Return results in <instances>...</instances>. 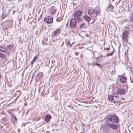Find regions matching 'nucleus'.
Segmentation results:
<instances>
[{
  "label": "nucleus",
  "instance_id": "nucleus-20",
  "mask_svg": "<svg viewBox=\"0 0 133 133\" xmlns=\"http://www.w3.org/2000/svg\"><path fill=\"white\" fill-rule=\"evenodd\" d=\"M111 116L110 115H109L108 117V118H106V121L107 122H109L110 121H111Z\"/></svg>",
  "mask_w": 133,
  "mask_h": 133
},
{
  "label": "nucleus",
  "instance_id": "nucleus-22",
  "mask_svg": "<svg viewBox=\"0 0 133 133\" xmlns=\"http://www.w3.org/2000/svg\"><path fill=\"white\" fill-rule=\"evenodd\" d=\"M108 8H110V9H114V6L111 5V4H110L108 6Z\"/></svg>",
  "mask_w": 133,
  "mask_h": 133
},
{
  "label": "nucleus",
  "instance_id": "nucleus-37",
  "mask_svg": "<svg viewBox=\"0 0 133 133\" xmlns=\"http://www.w3.org/2000/svg\"><path fill=\"white\" fill-rule=\"evenodd\" d=\"M63 44H62V45H61V46H63Z\"/></svg>",
  "mask_w": 133,
  "mask_h": 133
},
{
  "label": "nucleus",
  "instance_id": "nucleus-38",
  "mask_svg": "<svg viewBox=\"0 0 133 133\" xmlns=\"http://www.w3.org/2000/svg\"><path fill=\"white\" fill-rule=\"evenodd\" d=\"M120 2V0L118 2V3H119V2Z\"/></svg>",
  "mask_w": 133,
  "mask_h": 133
},
{
  "label": "nucleus",
  "instance_id": "nucleus-31",
  "mask_svg": "<svg viewBox=\"0 0 133 133\" xmlns=\"http://www.w3.org/2000/svg\"><path fill=\"white\" fill-rule=\"evenodd\" d=\"M105 49L107 50H110V48H105Z\"/></svg>",
  "mask_w": 133,
  "mask_h": 133
},
{
  "label": "nucleus",
  "instance_id": "nucleus-3",
  "mask_svg": "<svg viewBox=\"0 0 133 133\" xmlns=\"http://www.w3.org/2000/svg\"><path fill=\"white\" fill-rule=\"evenodd\" d=\"M70 25L71 27L74 28L76 26V21L74 18H72L70 21Z\"/></svg>",
  "mask_w": 133,
  "mask_h": 133
},
{
  "label": "nucleus",
  "instance_id": "nucleus-24",
  "mask_svg": "<svg viewBox=\"0 0 133 133\" xmlns=\"http://www.w3.org/2000/svg\"><path fill=\"white\" fill-rule=\"evenodd\" d=\"M13 46V45H10L8 46L7 47L9 49H11V48H12Z\"/></svg>",
  "mask_w": 133,
  "mask_h": 133
},
{
  "label": "nucleus",
  "instance_id": "nucleus-39",
  "mask_svg": "<svg viewBox=\"0 0 133 133\" xmlns=\"http://www.w3.org/2000/svg\"><path fill=\"white\" fill-rule=\"evenodd\" d=\"M127 28V27H125V28Z\"/></svg>",
  "mask_w": 133,
  "mask_h": 133
},
{
  "label": "nucleus",
  "instance_id": "nucleus-15",
  "mask_svg": "<svg viewBox=\"0 0 133 133\" xmlns=\"http://www.w3.org/2000/svg\"><path fill=\"white\" fill-rule=\"evenodd\" d=\"M108 98L109 99L110 101H112L114 99V97L113 96L108 95Z\"/></svg>",
  "mask_w": 133,
  "mask_h": 133
},
{
  "label": "nucleus",
  "instance_id": "nucleus-29",
  "mask_svg": "<svg viewBox=\"0 0 133 133\" xmlns=\"http://www.w3.org/2000/svg\"><path fill=\"white\" fill-rule=\"evenodd\" d=\"M37 58V56H35L34 57L33 59L34 60H35V59H36Z\"/></svg>",
  "mask_w": 133,
  "mask_h": 133
},
{
  "label": "nucleus",
  "instance_id": "nucleus-12",
  "mask_svg": "<svg viewBox=\"0 0 133 133\" xmlns=\"http://www.w3.org/2000/svg\"><path fill=\"white\" fill-rule=\"evenodd\" d=\"M127 79L124 76H123L120 78V82L122 83H124Z\"/></svg>",
  "mask_w": 133,
  "mask_h": 133
},
{
  "label": "nucleus",
  "instance_id": "nucleus-5",
  "mask_svg": "<svg viewBox=\"0 0 133 133\" xmlns=\"http://www.w3.org/2000/svg\"><path fill=\"white\" fill-rule=\"evenodd\" d=\"M53 18L51 17H47L44 18V22L48 24L52 23L53 22Z\"/></svg>",
  "mask_w": 133,
  "mask_h": 133
},
{
  "label": "nucleus",
  "instance_id": "nucleus-9",
  "mask_svg": "<svg viewBox=\"0 0 133 133\" xmlns=\"http://www.w3.org/2000/svg\"><path fill=\"white\" fill-rule=\"evenodd\" d=\"M7 51V48L3 45L0 46V51L2 52H5Z\"/></svg>",
  "mask_w": 133,
  "mask_h": 133
},
{
  "label": "nucleus",
  "instance_id": "nucleus-27",
  "mask_svg": "<svg viewBox=\"0 0 133 133\" xmlns=\"http://www.w3.org/2000/svg\"><path fill=\"white\" fill-rule=\"evenodd\" d=\"M35 60H34L33 59L30 62V64H33L35 62Z\"/></svg>",
  "mask_w": 133,
  "mask_h": 133
},
{
  "label": "nucleus",
  "instance_id": "nucleus-23",
  "mask_svg": "<svg viewBox=\"0 0 133 133\" xmlns=\"http://www.w3.org/2000/svg\"><path fill=\"white\" fill-rule=\"evenodd\" d=\"M114 52V51L111 53L107 54V56H112Z\"/></svg>",
  "mask_w": 133,
  "mask_h": 133
},
{
  "label": "nucleus",
  "instance_id": "nucleus-11",
  "mask_svg": "<svg viewBox=\"0 0 133 133\" xmlns=\"http://www.w3.org/2000/svg\"><path fill=\"white\" fill-rule=\"evenodd\" d=\"M88 14L90 15H91L94 13H95V10L91 8L88 9Z\"/></svg>",
  "mask_w": 133,
  "mask_h": 133
},
{
  "label": "nucleus",
  "instance_id": "nucleus-1",
  "mask_svg": "<svg viewBox=\"0 0 133 133\" xmlns=\"http://www.w3.org/2000/svg\"><path fill=\"white\" fill-rule=\"evenodd\" d=\"M129 34L128 31H123L122 33V39L123 41L126 42H127Z\"/></svg>",
  "mask_w": 133,
  "mask_h": 133
},
{
  "label": "nucleus",
  "instance_id": "nucleus-21",
  "mask_svg": "<svg viewBox=\"0 0 133 133\" xmlns=\"http://www.w3.org/2000/svg\"><path fill=\"white\" fill-rule=\"evenodd\" d=\"M59 37H56V38H53V42H56L57 40L59 39Z\"/></svg>",
  "mask_w": 133,
  "mask_h": 133
},
{
  "label": "nucleus",
  "instance_id": "nucleus-30",
  "mask_svg": "<svg viewBox=\"0 0 133 133\" xmlns=\"http://www.w3.org/2000/svg\"><path fill=\"white\" fill-rule=\"evenodd\" d=\"M75 54L76 55H78V52H76L75 53Z\"/></svg>",
  "mask_w": 133,
  "mask_h": 133
},
{
  "label": "nucleus",
  "instance_id": "nucleus-16",
  "mask_svg": "<svg viewBox=\"0 0 133 133\" xmlns=\"http://www.w3.org/2000/svg\"><path fill=\"white\" fill-rule=\"evenodd\" d=\"M0 57L4 59L5 58L6 56L2 53H0Z\"/></svg>",
  "mask_w": 133,
  "mask_h": 133
},
{
  "label": "nucleus",
  "instance_id": "nucleus-7",
  "mask_svg": "<svg viewBox=\"0 0 133 133\" xmlns=\"http://www.w3.org/2000/svg\"><path fill=\"white\" fill-rule=\"evenodd\" d=\"M118 118L115 115L111 116V121L113 123H116L118 122Z\"/></svg>",
  "mask_w": 133,
  "mask_h": 133
},
{
  "label": "nucleus",
  "instance_id": "nucleus-28",
  "mask_svg": "<svg viewBox=\"0 0 133 133\" xmlns=\"http://www.w3.org/2000/svg\"><path fill=\"white\" fill-rule=\"evenodd\" d=\"M94 65H95L96 66H97L99 67H101V66H99V65L97 63H95V64H94Z\"/></svg>",
  "mask_w": 133,
  "mask_h": 133
},
{
  "label": "nucleus",
  "instance_id": "nucleus-34",
  "mask_svg": "<svg viewBox=\"0 0 133 133\" xmlns=\"http://www.w3.org/2000/svg\"><path fill=\"white\" fill-rule=\"evenodd\" d=\"M82 54H81V58H82Z\"/></svg>",
  "mask_w": 133,
  "mask_h": 133
},
{
  "label": "nucleus",
  "instance_id": "nucleus-36",
  "mask_svg": "<svg viewBox=\"0 0 133 133\" xmlns=\"http://www.w3.org/2000/svg\"><path fill=\"white\" fill-rule=\"evenodd\" d=\"M1 74H0V79L1 78Z\"/></svg>",
  "mask_w": 133,
  "mask_h": 133
},
{
  "label": "nucleus",
  "instance_id": "nucleus-17",
  "mask_svg": "<svg viewBox=\"0 0 133 133\" xmlns=\"http://www.w3.org/2000/svg\"><path fill=\"white\" fill-rule=\"evenodd\" d=\"M130 21L133 22V12L131 13L130 16Z\"/></svg>",
  "mask_w": 133,
  "mask_h": 133
},
{
  "label": "nucleus",
  "instance_id": "nucleus-25",
  "mask_svg": "<svg viewBox=\"0 0 133 133\" xmlns=\"http://www.w3.org/2000/svg\"><path fill=\"white\" fill-rule=\"evenodd\" d=\"M9 13V12H7L6 13L5 12V11H3V14L5 15V16H6Z\"/></svg>",
  "mask_w": 133,
  "mask_h": 133
},
{
  "label": "nucleus",
  "instance_id": "nucleus-6",
  "mask_svg": "<svg viewBox=\"0 0 133 133\" xmlns=\"http://www.w3.org/2000/svg\"><path fill=\"white\" fill-rule=\"evenodd\" d=\"M104 127H106L108 128H111L114 129H117V126L116 125L113 124H105Z\"/></svg>",
  "mask_w": 133,
  "mask_h": 133
},
{
  "label": "nucleus",
  "instance_id": "nucleus-8",
  "mask_svg": "<svg viewBox=\"0 0 133 133\" xmlns=\"http://www.w3.org/2000/svg\"><path fill=\"white\" fill-rule=\"evenodd\" d=\"M116 91L119 94L122 95H124L125 92V90L124 88L118 89L116 90Z\"/></svg>",
  "mask_w": 133,
  "mask_h": 133
},
{
  "label": "nucleus",
  "instance_id": "nucleus-32",
  "mask_svg": "<svg viewBox=\"0 0 133 133\" xmlns=\"http://www.w3.org/2000/svg\"><path fill=\"white\" fill-rule=\"evenodd\" d=\"M56 21L58 22H60V20H59V19H58V18L57 19Z\"/></svg>",
  "mask_w": 133,
  "mask_h": 133
},
{
  "label": "nucleus",
  "instance_id": "nucleus-4",
  "mask_svg": "<svg viewBox=\"0 0 133 133\" xmlns=\"http://www.w3.org/2000/svg\"><path fill=\"white\" fill-rule=\"evenodd\" d=\"M82 13L81 11H77L74 15V17L77 19L78 18L77 20L78 21H80L82 20V18H78L79 16Z\"/></svg>",
  "mask_w": 133,
  "mask_h": 133
},
{
  "label": "nucleus",
  "instance_id": "nucleus-33",
  "mask_svg": "<svg viewBox=\"0 0 133 133\" xmlns=\"http://www.w3.org/2000/svg\"><path fill=\"white\" fill-rule=\"evenodd\" d=\"M14 119H15V121L16 120V117H14Z\"/></svg>",
  "mask_w": 133,
  "mask_h": 133
},
{
  "label": "nucleus",
  "instance_id": "nucleus-35",
  "mask_svg": "<svg viewBox=\"0 0 133 133\" xmlns=\"http://www.w3.org/2000/svg\"><path fill=\"white\" fill-rule=\"evenodd\" d=\"M121 99H122L123 100H124V99L123 97H121Z\"/></svg>",
  "mask_w": 133,
  "mask_h": 133
},
{
  "label": "nucleus",
  "instance_id": "nucleus-14",
  "mask_svg": "<svg viewBox=\"0 0 133 133\" xmlns=\"http://www.w3.org/2000/svg\"><path fill=\"white\" fill-rule=\"evenodd\" d=\"M84 19L86 21L88 22H89L91 19V18L88 17L87 16L85 15L83 17Z\"/></svg>",
  "mask_w": 133,
  "mask_h": 133
},
{
  "label": "nucleus",
  "instance_id": "nucleus-2",
  "mask_svg": "<svg viewBox=\"0 0 133 133\" xmlns=\"http://www.w3.org/2000/svg\"><path fill=\"white\" fill-rule=\"evenodd\" d=\"M61 29L58 28L56 29L51 34V36L52 38H53L55 36V37H56V36L59 35L61 32Z\"/></svg>",
  "mask_w": 133,
  "mask_h": 133
},
{
  "label": "nucleus",
  "instance_id": "nucleus-13",
  "mask_svg": "<svg viewBox=\"0 0 133 133\" xmlns=\"http://www.w3.org/2000/svg\"><path fill=\"white\" fill-rule=\"evenodd\" d=\"M95 13L97 14L100 13V10L99 7H96L95 10Z\"/></svg>",
  "mask_w": 133,
  "mask_h": 133
},
{
  "label": "nucleus",
  "instance_id": "nucleus-18",
  "mask_svg": "<svg viewBox=\"0 0 133 133\" xmlns=\"http://www.w3.org/2000/svg\"><path fill=\"white\" fill-rule=\"evenodd\" d=\"M86 24L85 23H83L80 26V28H83L86 27Z\"/></svg>",
  "mask_w": 133,
  "mask_h": 133
},
{
  "label": "nucleus",
  "instance_id": "nucleus-10",
  "mask_svg": "<svg viewBox=\"0 0 133 133\" xmlns=\"http://www.w3.org/2000/svg\"><path fill=\"white\" fill-rule=\"evenodd\" d=\"M51 116L50 115H47L45 117L44 120L46 122L48 123L50 121V119L51 118Z\"/></svg>",
  "mask_w": 133,
  "mask_h": 133
},
{
  "label": "nucleus",
  "instance_id": "nucleus-40",
  "mask_svg": "<svg viewBox=\"0 0 133 133\" xmlns=\"http://www.w3.org/2000/svg\"><path fill=\"white\" fill-rule=\"evenodd\" d=\"M126 133H127L126 132Z\"/></svg>",
  "mask_w": 133,
  "mask_h": 133
},
{
  "label": "nucleus",
  "instance_id": "nucleus-19",
  "mask_svg": "<svg viewBox=\"0 0 133 133\" xmlns=\"http://www.w3.org/2000/svg\"><path fill=\"white\" fill-rule=\"evenodd\" d=\"M50 12L51 14H54L56 12V10L51 9L50 10Z\"/></svg>",
  "mask_w": 133,
  "mask_h": 133
},
{
  "label": "nucleus",
  "instance_id": "nucleus-26",
  "mask_svg": "<svg viewBox=\"0 0 133 133\" xmlns=\"http://www.w3.org/2000/svg\"><path fill=\"white\" fill-rule=\"evenodd\" d=\"M114 97H117H117L118 96V95L116 93L114 94H113V96Z\"/></svg>",
  "mask_w": 133,
  "mask_h": 133
}]
</instances>
